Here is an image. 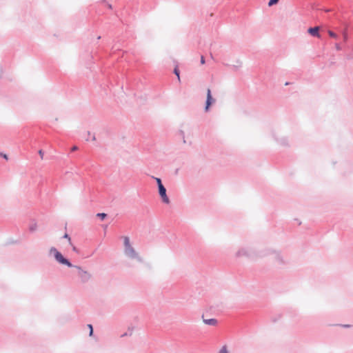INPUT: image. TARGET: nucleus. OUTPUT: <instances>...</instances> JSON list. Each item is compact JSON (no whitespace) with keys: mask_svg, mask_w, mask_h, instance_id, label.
Masks as SVG:
<instances>
[{"mask_svg":"<svg viewBox=\"0 0 353 353\" xmlns=\"http://www.w3.org/2000/svg\"><path fill=\"white\" fill-rule=\"evenodd\" d=\"M159 188V193L162 198V200L165 203H169L170 200L166 194V190L161 183V180L159 178H155Z\"/></svg>","mask_w":353,"mask_h":353,"instance_id":"obj_1","label":"nucleus"},{"mask_svg":"<svg viewBox=\"0 0 353 353\" xmlns=\"http://www.w3.org/2000/svg\"><path fill=\"white\" fill-rule=\"evenodd\" d=\"M50 252L54 254L56 260L59 263L63 264V265H66L68 267L72 266V264L67 259H65L63 256V255L56 248H52L50 249Z\"/></svg>","mask_w":353,"mask_h":353,"instance_id":"obj_2","label":"nucleus"},{"mask_svg":"<svg viewBox=\"0 0 353 353\" xmlns=\"http://www.w3.org/2000/svg\"><path fill=\"white\" fill-rule=\"evenodd\" d=\"M77 268L79 270V275L81 277V281L83 282H86L87 281H88L90 279L91 275L89 272L81 270L79 267H78Z\"/></svg>","mask_w":353,"mask_h":353,"instance_id":"obj_3","label":"nucleus"},{"mask_svg":"<svg viewBox=\"0 0 353 353\" xmlns=\"http://www.w3.org/2000/svg\"><path fill=\"white\" fill-rule=\"evenodd\" d=\"M214 101L211 95L210 89L207 90V100H206V105H205V111H208L211 104Z\"/></svg>","mask_w":353,"mask_h":353,"instance_id":"obj_4","label":"nucleus"},{"mask_svg":"<svg viewBox=\"0 0 353 353\" xmlns=\"http://www.w3.org/2000/svg\"><path fill=\"white\" fill-rule=\"evenodd\" d=\"M319 27H314V28H310L307 30L308 33H310L312 36L316 37L318 38L320 37V34L319 33Z\"/></svg>","mask_w":353,"mask_h":353,"instance_id":"obj_5","label":"nucleus"},{"mask_svg":"<svg viewBox=\"0 0 353 353\" xmlns=\"http://www.w3.org/2000/svg\"><path fill=\"white\" fill-rule=\"evenodd\" d=\"M125 252L130 257H135L137 256V253L132 246L125 248Z\"/></svg>","mask_w":353,"mask_h":353,"instance_id":"obj_6","label":"nucleus"},{"mask_svg":"<svg viewBox=\"0 0 353 353\" xmlns=\"http://www.w3.org/2000/svg\"><path fill=\"white\" fill-rule=\"evenodd\" d=\"M203 322H204L206 325H215L217 323V321H216L215 319H204V317L203 316Z\"/></svg>","mask_w":353,"mask_h":353,"instance_id":"obj_7","label":"nucleus"},{"mask_svg":"<svg viewBox=\"0 0 353 353\" xmlns=\"http://www.w3.org/2000/svg\"><path fill=\"white\" fill-rule=\"evenodd\" d=\"M123 243H124L125 248L127 247L132 246L130 244V239L128 236L123 237Z\"/></svg>","mask_w":353,"mask_h":353,"instance_id":"obj_8","label":"nucleus"},{"mask_svg":"<svg viewBox=\"0 0 353 353\" xmlns=\"http://www.w3.org/2000/svg\"><path fill=\"white\" fill-rule=\"evenodd\" d=\"M174 72L176 75L178 81H181V78H180V74H179V68H178L177 66L175 67V68L174 70Z\"/></svg>","mask_w":353,"mask_h":353,"instance_id":"obj_9","label":"nucleus"},{"mask_svg":"<svg viewBox=\"0 0 353 353\" xmlns=\"http://www.w3.org/2000/svg\"><path fill=\"white\" fill-rule=\"evenodd\" d=\"M279 0H270L268 2L269 6H272L274 4H276Z\"/></svg>","mask_w":353,"mask_h":353,"instance_id":"obj_10","label":"nucleus"},{"mask_svg":"<svg viewBox=\"0 0 353 353\" xmlns=\"http://www.w3.org/2000/svg\"><path fill=\"white\" fill-rule=\"evenodd\" d=\"M97 216L103 220L106 217L107 214L105 213H98Z\"/></svg>","mask_w":353,"mask_h":353,"instance_id":"obj_11","label":"nucleus"},{"mask_svg":"<svg viewBox=\"0 0 353 353\" xmlns=\"http://www.w3.org/2000/svg\"><path fill=\"white\" fill-rule=\"evenodd\" d=\"M219 353H228V348L226 346H223L220 350Z\"/></svg>","mask_w":353,"mask_h":353,"instance_id":"obj_12","label":"nucleus"},{"mask_svg":"<svg viewBox=\"0 0 353 353\" xmlns=\"http://www.w3.org/2000/svg\"><path fill=\"white\" fill-rule=\"evenodd\" d=\"M328 32L329 35H330L331 37H332V38H335V39H336V38H337V35H336L334 32H332V31H331V30H328V32Z\"/></svg>","mask_w":353,"mask_h":353,"instance_id":"obj_13","label":"nucleus"},{"mask_svg":"<svg viewBox=\"0 0 353 353\" xmlns=\"http://www.w3.org/2000/svg\"><path fill=\"white\" fill-rule=\"evenodd\" d=\"M88 330H90V335L91 336L93 333L92 325L89 324V325H88Z\"/></svg>","mask_w":353,"mask_h":353,"instance_id":"obj_14","label":"nucleus"},{"mask_svg":"<svg viewBox=\"0 0 353 353\" xmlns=\"http://www.w3.org/2000/svg\"><path fill=\"white\" fill-rule=\"evenodd\" d=\"M335 48H336V50H341V46L339 43H336L335 44Z\"/></svg>","mask_w":353,"mask_h":353,"instance_id":"obj_15","label":"nucleus"},{"mask_svg":"<svg viewBox=\"0 0 353 353\" xmlns=\"http://www.w3.org/2000/svg\"><path fill=\"white\" fill-rule=\"evenodd\" d=\"M64 237L68 239L69 243L71 244V239L67 234L64 235Z\"/></svg>","mask_w":353,"mask_h":353,"instance_id":"obj_16","label":"nucleus"},{"mask_svg":"<svg viewBox=\"0 0 353 353\" xmlns=\"http://www.w3.org/2000/svg\"><path fill=\"white\" fill-rule=\"evenodd\" d=\"M201 64H204L205 63V59H204V57L203 56L201 57Z\"/></svg>","mask_w":353,"mask_h":353,"instance_id":"obj_17","label":"nucleus"},{"mask_svg":"<svg viewBox=\"0 0 353 353\" xmlns=\"http://www.w3.org/2000/svg\"><path fill=\"white\" fill-rule=\"evenodd\" d=\"M1 156H2L4 159H6V160H8V157L7 154H1Z\"/></svg>","mask_w":353,"mask_h":353,"instance_id":"obj_18","label":"nucleus"},{"mask_svg":"<svg viewBox=\"0 0 353 353\" xmlns=\"http://www.w3.org/2000/svg\"><path fill=\"white\" fill-rule=\"evenodd\" d=\"M39 154L41 155V158H43V152L41 150L39 152Z\"/></svg>","mask_w":353,"mask_h":353,"instance_id":"obj_19","label":"nucleus"},{"mask_svg":"<svg viewBox=\"0 0 353 353\" xmlns=\"http://www.w3.org/2000/svg\"><path fill=\"white\" fill-rule=\"evenodd\" d=\"M72 150L73 151H74V150H77V148L76 146H74V147L72 148Z\"/></svg>","mask_w":353,"mask_h":353,"instance_id":"obj_20","label":"nucleus"},{"mask_svg":"<svg viewBox=\"0 0 353 353\" xmlns=\"http://www.w3.org/2000/svg\"><path fill=\"white\" fill-rule=\"evenodd\" d=\"M108 8L111 9V8H112V6H111V5H109V6H108Z\"/></svg>","mask_w":353,"mask_h":353,"instance_id":"obj_21","label":"nucleus"},{"mask_svg":"<svg viewBox=\"0 0 353 353\" xmlns=\"http://www.w3.org/2000/svg\"><path fill=\"white\" fill-rule=\"evenodd\" d=\"M92 140H93V141H94V140H95V137H94V136H93V137H92Z\"/></svg>","mask_w":353,"mask_h":353,"instance_id":"obj_22","label":"nucleus"},{"mask_svg":"<svg viewBox=\"0 0 353 353\" xmlns=\"http://www.w3.org/2000/svg\"><path fill=\"white\" fill-rule=\"evenodd\" d=\"M73 250L76 251V248L73 247Z\"/></svg>","mask_w":353,"mask_h":353,"instance_id":"obj_23","label":"nucleus"},{"mask_svg":"<svg viewBox=\"0 0 353 353\" xmlns=\"http://www.w3.org/2000/svg\"><path fill=\"white\" fill-rule=\"evenodd\" d=\"M346 39H347V36L345 35V36L344 37V39L345 40Z\"/></svg>","mask_w":353,"mask_h":353,"instance_id":"obj_24","label":"nucleus"}]
</instances>
